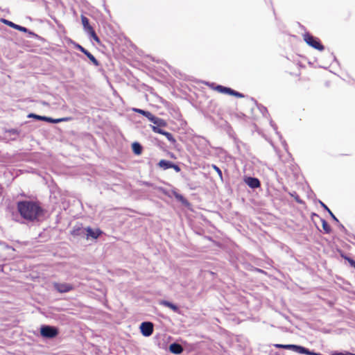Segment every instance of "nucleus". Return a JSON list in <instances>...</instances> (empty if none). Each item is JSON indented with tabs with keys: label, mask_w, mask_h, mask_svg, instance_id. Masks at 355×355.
Returning a JSON list of instances; mask_svg holds the SVG:
<instances>
[{
	"label": "nucleus",
	"mask_w": 355,
	"mask_h": 355,
	"mask_svg": "<svg viewBox=\"0 0 355 355\" xmlns=\"http://www.w3.org/2000/svg\"><path fill=\"white\" fill-rule=\"evenodd\" d=\"M17 209L20 216L28 222L41 220L46 210L37 200H21L17 202Z\"/></svg>",
	"instance_id": "nucleus-1"
},
{
	"label": "nucleus",
	"mask_w": 355,
	"mask_h": 355,
	"mask_svg": "<svg viewBox=\"0 0 355 355\" xmlns=\"http://www.w3.org/2000/svg\"><path fill=\"white\" fill-rule=\"evenodd\" d=\"M66 42L68 44H71L73 46L83 53L90 61V62L95 67H99L101 65L100 62L85 48L81 46L78 42H75L71 38H67Z\"/></svg>",
	"instance_id": "nucleus-2"
},
{
	"label": "nucleus",
	"mask_w": 355,
	"mask_h": 355,
	"mask_svg": "<svg viewBox=\"0 0 355 355\" xmlns=\"http://www.w3.org/2000/svg\"><path fill=\"white\" fill-rule=\"evenodd\" d=\"M40 334L44 339H53L58 336L59 329L49 324H42L40 327Z\"/></svg>",
	"instance_id": "nucleus-3"
},
{
	"label": "nucleus",
	"mask_w": 355,
	"mask_h": 355,
	"mask_svg": "<svg viewBox=\"0 0 355 355\" xmlns=\"http://www.w3.org/2000/svg\"><path fill=\"white\" fill-rule=\"evenodd\" d=\"M303 39L307 45L313 49L320 51L324 50V46L322 44L320 40L311 35L309 32H306L303 34Z\"/></svg>",
	"instance_id": "nucleus-4"
},
{
	"label": "nucleus",
	"mask_w": 355,
	"mask_h": 355,
	"mask_svg": "<svg viewBox=\"0 0 355 355\" xmlns=\"http://www.w3.org/2000/svg\"><path fill=\"white\" fill-rule=\"evenodd\" d=\"M139 329L141 335L144 337L150 336L154 331V324L152 322L144 321L139 325Z\"/></svg>",
	"instance_id": "nucleus-5"
},
{
	"label": "nucleus",
	"mask_w": 355,
	"mask_h": 355,
	"mask_svg": "<svg viewBox=\"0 0 355 355\" xmlns=\"http://www.w3.org/2000/svg\"><path fill=\"white\" fill-rule=\"evenodd\" d=\"M103 234V232L100 228H92L90 226L86 227L85 239H97L100 236Z\"/></svg>",
	"instance_id": "nucleus-6"
},
{
	"label": "nucleus",
	"mask_w": 355,
	"mask_h": 355,
	"mask_svg": "<svg viewBox=\"0 0 355 355\" xmlns=\"http://www.w3.org/2000/svg\"><path fill=\"white\" fill-rule=\"evenodd\" d=\"M53 288L55 291L60 293H68L73 289V286L69 283L55 282Z\"/></svg>",
	"instance_id": "nucleus-7"
},
{
	"label": "nucleus",
	"mask_w": 355,
	"mask_h": 355,
	"mask_svg": "<svg viewBox=\"0 0 355 355\" xmlns=\"http://www.w3.org/2000/svg\"><path fill=\"white\" fill-rule=\"evenodd\" d=\"M243 181L250 188L252 189H255L261 187L260 180L255 177L245 176Z\"/></svg>",
	"instance_id": "nucleus-8"
},
{
	"label": "nucleus",
	"mask_w": 355,
	"mask_h": 355,
	"mask_svg": "<svg viewBox=\"0 0 355 355\" xmlns=\"http://www.w3.org/2000/svg\"><path fill=\"white\" fill-rule=\"evenodd\" d=\"M154 132L164 135L166 138L168 139V141H170V143L173 145H175L177 143V141L173 137V134L163 130L162 128L155 127Z\"/></svg>",
	"instance_id": "nucleus-9"
},
{
	"label": "nucleus",
	"mask_w": 355,
	"mask_h": 355,
	"mask_svg": "<svg viewBox=\"0 0 355 355\" xmlns=\"http://www.w3.org/2000/svg\"><path fill=\"white\" fill-rule=\"evenodd\" d=\"M168 352L173 354L179 355L184 351V347L178 342L171 343L168 348Z\"/></svg>",
	"instance_id": "nucleus-10"
},
{
	"label": "nucleus",
	"mask_w": 355,
	"mask_h": 355,
	"mask_svg": "<svg viewBox=\"0 0 355 355\" xmlns=\"http://www.w3.org/2000/svg\"><path fill=\"white\" fill-rule=\"evenodd\" d=\"M86 227H83L81 225H75L71 231V234L73 236H79L80 238L85 239Z\"/></svg>",
	"instance_id": "nucleus-11"
},
{
	"label": "nucleus",
	"mask_w": 355,
	"mask_h": 355,
	"mask_svg": "<svg viewBox=\"0 0 355 355\" xmlns=\"http://www.w3.org/2000/svg\"><path fill=\"white\" fill-rule=\"evenodd\" d=\"M160 305L168 307L173 310L175 313H180V309L179 306L166 300H161L159 302Z\"/></svg>",
	"instance_id": "nucleus-12"
},
{
	"label": "nucleus",
	"mask_w": 355,
	"mask_h": 355,
	"mask_svg": "<svg viewBox=\"0 0 355 355\" xmlns=\"http://www.w3.org/2000/svg\"><path fill=\"white\" fill-rule=\"evenodd\" d=\"M172 193L174 198L178 202H180L182 205L185 206L189 205V202L188 201V200L183 195L178 193L175 189L172 190Z\"/></svg>",
	"instance_id": "nucleus-13"
},
{
	"label": "nucleus",
	"mask_w": 355,
	"mask_h": 355,
	"mask_svg": "<svg viewBox=\"0 0 355 355\" xmlns=\"http://www.w3.org/2000/svg\"><path fill=\"white\" fill-rule=\"evenodd\" d=\"M173 162L167 159H161L159 161V162L157 164V166L158 168L166 171L169 168H172L173 166Z\"/></svg>",
	"instance_id": "nucleus-14"
},
{
	"label": "nucleus",
	"mask_w": 355,
	"mask_h": 355,
	"mask_svg": "<svg viewBox=\"0 0 355 355\" xmlns=\"http://www.w3.org/2000/svg\"><path fill=\"white\" fill-rule=\"evenodd\" d=\"M299 345L295 344H275L274 346L278 349H284L292 350L297 353V350Z\"/></svg>",
	"instance_id": "nucleus-15"
},
{
	"label": "nucleus",
	"mask_w": 355,
	"mask_h": 355,
	"mask_svg": "<svg viewBox=\"0 0 355 355\" xmlns=\"http://www.w3.org/2000/svg\"><path fill=\"white\" fill-rule=\"evenodd\" d=\"M153 125H150V127L153 132H154L155 127L162 128L166 127L167 125V123L164 119L157 117V116L153 121Z\"/></svg>",
	"instance_id": "nucleus-16"
},
{
	"label": "nucleus",
	"mask_w": 355,
	"mask_h": 355,
	"mask_svg": "<svg viewBox=\"0 0 355 355\" xmlns=\"http://www.w3.org/2000/svg\"><path fill=\"white\" fill-rule=\"evenodd\" d=\"M27 118H28V119H36L37 121H43L48 122V123H50L51 120V117H50V116H41V115H39V114H35V113H29L27 115Z\"/></svg>",
	"instance_id": "nucleus-17"
},
{
	"label": "nucleus",
	"mask_w": 355,
	"mask_h": 355,
	"mask_svg": "<svg viewBox=\"0 0 355 355\" xmlns=\"http://www.w3.org/2000/svg\"><path fill=\"white\" fill-rule=\"evenodd\" d=\"M252 101L254 102V103L256 104L257 108L259 109V110L260 111V112L262 114V115L264 117H266V118L270 117V114L268 113V109H267L266 107H265L264 105H263L261 103H259L257 101V100H255L254 98H252Z\"/></svg>",
	"instance_id": "nucleus-18"
},
{
	"label": "nucleus",
	"mask_w": 355,
	"mask_h": 355,
	"mask_svg": "<svg viewBox=\"0 0 355 355\" xmlns=\"http://www.w3.org/2000/svg\"><path fill=\"white\" fill-rule=\"evenodd\" d=\"M131 147H132V150L135 155H140L142 153L143 146L139 142H138V141L133 142L132 144Z\"/></svg>",
	"instance_id": "nucleus-19"
},
{
	"label": "nucleus",
	"mask_w": 355,
	"mask_h": 355,
	"mask_svg": "<svg viewBox=\"0 0 355 355\" xmlns=\"http://www.w3.org/2000/svg\"><path fill=\"white\" fill-rule=\"evenodd\" d=\"M338 252L340 254V256L344 259L345 261H347L349 266L354 268H355V260L349 256H347L342 250L338 249Z\"/></svg>",
	"instance_id": "nucleus-20"
},
{
	"label": "nucleus",
	"mask_w": 355,
	"mask_h": 355,
	"mask_svg": "<svg viewBox=\"0 0 355 355\" xmlns=\"http://www.w3.org/2000/svg\"><path fill=\"white\" fill-rule=\"evenodd\" d=\"M297 353L300 354H305V355H315V352L314 350H311L310 349L305 347L302 345H298V348L297 350Z\"/></svg>",
	"instance_id": "nucleus-21"
},
{
	"label": "nucleus",
	"mask_w": 355,
	"mask_h": 355,
	"mask_svg": "<svg viewBox=\"0 0 355 355\" xmlns=\"http://www.w3.org/2000/svg\"><path fill=\"white\" fill-rule=\"evenodd\" d=\"M207 85L215 89L216 91L221 93V94H226V90L227 87L221 85H216L214 83H206Z\"/></svg>",
	"instance_id": "nucleus-22"
},
{
	"label": "nucleus",
	"mask_w": 355,
	"mask_h": 355,
	"mask_svg": "<svg viewBox=\"0 0 355 355\" xmlns=\"http://www.w3.org/2000/svg\"><path fill=\"white\" fill-rule=\"evenodd\" d=\"M81 21L85 32L93 28V27L89 24V19L83 15H81Z\"/></svg>",
	"instance_id": "nucleus-23"
},
{
	"label": "nucleus",
	"mask_w": 355,
	"mask_h": 355,
	"mask_svg": "<svg viewBox=\"0 0 355 355\" xmlns=\"http://www.w3.org/2000/svg\"><path fill=\"white\" fill-rule=\"evenodd\" d=\"M320 219L322 223V226L324 233L330 234L331 232V227L330 225L328 223V222L325 219L322 218H320Z\"/></svg>",
	"instance_id": "nucleus-24"
},
{
	"label": "nucleus",
	"mask_w": 355,
	"mask_h": 355,
	"mask_svg": "<svg viewBox=\"0 0 355 355\" xmlns=\"http://www.w3.org/2000/svg\"><path fill=\"white\" fill-rule=\"evenodd\" d=\"M87 33V35L92 38L93 39L95 42H96L98 44H100L101 43V40H100V38L98 37V36L96 35L95 31L94 28L86 32Z\"/></svg>",
	"instance_id": "nucleus-25"
},
{
	"label": "nucleus",
	"mask_w": 355,
	"mask_h": 355,
	"mask_svg": "<svg viewBox=\"0 0 355 355\" xmlns=\"http://www.w3.org/2000/svg\"><path fill=\"white\" fill-rule=\"evenodd\" d=\"M26 33L28 34L29 37H33V38L37 39L43 42L46 41V40L44 37H42V36L37 35V33H34L33 31H32L29 29H28V31L26 32Z\"/></svg>",
	"instance_id": "nucleus-26"
},
{
	"label": "nucleus",
	"mask_w": 355,
	"mask_h": 355,
	"mask_svg": "<svg viewBox=\"0 0 355 355\" xmlns=\"http://www.w3.org/2000/svg\"><path fill=\"white\" fill-rule=\"evenodd\" d=\"M5 133L8 134L9 135L18 136L21 133V130L17 129V128L6 129L5 130Z\"/></svg>",
	"instance_id": "nucleus-27"
},
{
	"label": "nucleus",
	"mask_w": 355,
	"mask_h": 355,
	"mask_svg": "<svg viewBox=\"0 0 355 355\" xmlns=\"http://www.w3.org/2000/svg\"><path fill=\"white\" fill-rule=\"evenodd\" d=\"M290 195H291V197H293V198L295 199V200L297 203L301 204V205H304V204H305L304 201V200H302L300 198V196L297 193V192L293 191V192H292V193H290Z\"/></svg>",
	"instance_id": "nucleus-28"
},
{
	"label": "nucleus",
	"mask_w": 355,
	"mask_h": 355,
	"mask_svg": "<svg viewBox=\"0 0 355 355\" xmlns=\"http://www.w3.org/2000/svg\"><path fill=\"white\" fill-rule=\"evenodd\" d=\"M70 120L69 117H63V118H58V119H53L51 117V120L50 123L57 124L60 122L63 121H69Z\"/></svg>",
	"instance_id": "nucleus-29"
},
{
	"label": "nucleus",
	"mask_w": 355,
	"mask_h": 355,
	"mask_svg": "<svg viewBox=\"0 0 355 355\" xmlns=\"http://www.w3.org/2000/svg\"><path fill=\"white\" fill-rule=\"evenodd\" d=\"M270 125L273 128V130L275 131L276 135L282 140V136L281 133L277 130V125L271 119H270Z\"/></svg>",
	"instance_id": "nucleus-30"
},
{
	"label": "nucleus",
	"mask_w": 355,
	"mask_h": 355,
	"mask_svg": "<svg viewBox=\"0 0 355 355\" xmlns=\"http://www.w3.org/2000/svg\"><path fill=\"white\" fill-rule=\"evenodd\" d=\"M0 21L1 23H3V24L7 25L8 26L12 28H15V26H16V24H17L11 21L4 19V18L0 19Z\"/></svg>",
	"instance_id": "nucleus-31"
},
{
	"label": "nucleus",
	"mask_w": 355,
	"mask_h": 355,
	"mask_svg": "<svg viewBox=\"0 0 355 355\" xmlns=\"http://www.w3.org/2000/svg\"><path fill=\"white\" fill-rule=\"evenodd\" d=\"M0 245L2 246L4 249H6V250L11 249L12 250L15 251V249L12 246L8 245L7 243H6L3 241L0 240Z\"/></svg>",
	"instance_id": "nucleus-32"
},
{
	"label": "nucleus",
	"mask_w": 355,
	"mask_h": 355,
	"mask_svg": "<svg viewBox=\"0 0 355 355\" xmlns=\"http://www.w3.org/2000/svg\"><path fill=\"white\" fill-rule=\"evenodd\" d=\"M14 29L17 30L21 32H23V33H26V32L28 31V28H27L24 26H22L21 25H19V24H16V26H15Z\"/></svg>",
	"instance_id": "nucleus-33"
},
{
	"label": "nucleus",
	"mask_w": 355,
	"mask_h": 355,
	"mask_svg": "<svg viewBox=\"0 0 355 355\" xmlns=\"http://www.w3.org/2000/svg\"><path fill=\"white\" fill-rule=\"evenodd\" d=\"M338 225L339 229H340V230H341V231H342L345 234H346L347 236H350V235H351V233H349V232H348V230L345 227V226H344L342 223H340L339 222V223H338Z\"/></svg>",
	"instance_id": "nucleus-34"
},
{
	"label": "nucleus",
	"mask_w": 355,
	"mask_h": 355,
	"mask_svg": "<svg viewBox=\"0 0 355 355\" xmlns=\"http://www.w3.org/2000/svg\"><path fill=\"white\" fill-rule=\"evenodd\" d=\"M212 168L218 173V175H219L220 178L221 180H223V173H222V171L220 170V168L218 166H217L216 165H215V164H212Z\"/></svg>",
	"instance_id": "nucleus-35"
},
{
	"label": "nucleus",
	"mask_w": 355,
	"mask_h": 355,
	"mask_svg": "<svg viewBox=\"0 0 355 355\" xmlns=\"http://www.w3.org/2000/svg\"><path fill=\"white\" fill-rule=\"evenodd\" d=\"M351 352L348 351L345 352H339V351H334L331 352V355H350Z\"/></svg>",
	"instance_id": "nucleus-36"
},
{
	"label": "nucleus",
	"mask_w": 355,
	"mask_h": 355,
	"mask_svg": "<svg viewBox=\"0 0 355 355\" xmlns=\"http://www.w3.org/2000/svg\"><path fill=\"white\" fill-rule=\"evenodd\" d=\"M171 168H173L177 173H179V172L181 171L180 166L178 164H176L175 162L173 163V166H172Z\"/></svg>",
	"instance_id": "nucleus-37"
},
{
	"label": "nucleus",
	"mask_w": 355,
	"mask_h": 355,
	"mask_svg": "<svg viewBox=\"0 0 355 355\" xmlns=\"http://www.w3.org/2000/svg\"><path fill=\"white\" fill-rule=\"evenodd\" d=\"M318 202L319 204L320 205V206L325 210L327 211L328 213L330 212V209L327 206V205H325L322 201H321L320 200H318Z\"/></svg>",
	"instance_id": "nucleus-38"
},
{
	"label": "nucleus",
	"mask_w": 355,
	"mask_h": 355,
	"mask_svg": "<svg viewBox=\"0 0 355 355\" xmlns=\"http://www.w3.org/2000/svg\"><path fill=\"white\" fill-rule=\"evenodd\" d=\"M232 96H235L236 98H244L245 95L243 93H241L239 92L234 90V94Z\"/></svg>",
	"instance_id": "nucleus-39"
},
{
	"label": "nucleus",
	"mask_w": 355,
	"mask_h": 355,
	"mask_svg": "<svg viewBox=\"0 0 355 355\" xmlns=\"http://www.w3.org/2000/svg\"><path fill=\"white\" fill-rule=\"evenodd\" d=\"M329 214L330 215L331 218L333 219L334 221H335L336 223H339V220L338 219V218L334 214V213L330 211V212H329Z\"/></svg>",
	"instance_id": "nucleus-40"
},
{
	"label": "nucleus",
	"mask_w": 355,
	"mask_h": 355,
	"mask_svg": "<svg viewBox=\"0 0 355 355\" xmlns=\"http://www.w3.org/2000/svg\"><path fill=\"white\" fill-rule=\"evenodd\" d=\"M153 114L149 112L148 110H144V111L143 112V116H145L146 118L148 119L150 116H151Z\"/></svg>",
	"instance_id": "nucleus-41"
},
{
	"label": "nucleus",
	"mask_w": 355,
	"mask_h": 355,
	"mask_svg": "<svg viewBox=\"0 0 355 355\" xmlns=\"http://www.w3.org/2000/svg\"><path fill=\"white\" fill-rule=\"evenodd\" d=\"M234 92V89H232L231 87H227L225 94H228L230 96H233Z\"/></svg>",
	"instance_id": "nucleus-42"
},
{
	"label": "nucleus",
	"mask_w": 355,
	"mask_h": 355,
	"mask_svg": "<svg viewBox=\"0 0 355 355\" xmlns=\"http://www.w3.org/2000/svg\"><path fill=\"white\" fill-rule=\"evenodd\" d=\"M132 111L135 113H138V114H143V112L144 111V110H142V109H140V108H136V107H134L132 108Z\"/></svg>",
	"instance_id": "nucleus-43"
},
{
	"label": "nucleus",
	"mask_w": 355,
	"mask_h": 355,
	"mask_svg": "<svg viewBox=\"0 0 355 355\" xmlns=\"http://www.w3.org/2000/svg\"><path fill=\"white\" fill-rule=\"evenodd\" d=\"M269 3H270V5L271 6V9L272 10V12H273L275 17H276L275 9V8L273 6L272 1V0H269Z\"/></svg>",
	"instance_id": "nucleus-44"
},
{
	"label": "nucleus",
	"mask_w": 355,
	"mask_h": 355,
	"mask_svg": "<svg viewBox=\"0 0 355 355\" xmlns=\"http://www.w3.org/2000/svg\"><path fill=\"white\" fill-rule=\"evenodd\" d=\"M254 270L259 273H266V272L263 269L258 268H254Z\"/></svg>",
	"instance_id": "nucleus-45"
},
{
	"label": "nucleus",
	"mask_w": 355,
	"mask_h": 355,
	"mask_svg": "<svg viewBox=\"0 0 355 355\" xmlns=\"http://www.w3.org/2000/svg\"><path fill=\"white\" fill-rule=\"evenodd\" d=\"M157 116L154 114H152L151 116H150L148 119L151 122L153 123V121L155 119Z\"/></svg>",
	"instance_id": "nucleus-46"
},
{
	"label": "nucleus",
	"mask_w": 355,
	"mask_h": 355,
	"mask_svg": "<svg viewBox=\"0 0 355 355\" xmlns=\"http://www.w3.org/2000/svg\"><path fill=\"white\" fill-rule=\"evenodd\" d=\"M331 56H332V58H333V60H334V62H336L338 63V60H337V58H336V55H335L334 53H331Z\"/></svg>",
	"instance_id": "nucleus-47"
},
{
	"label": "nucleus",
	"mask_w": 355,
	"mask_h": 355,
	"mask_svg": "<svg viewBox=\"0 0 355 355\" xmlns=\"http://www.w3.org/2000/svg\"><path fill=\"white\" fill-rule=\"evenodd\" d=\"M168 155L170 156V157L171 158H173V159H176V157L175 155V154L173 153H168Z\"/></svg>",
	"instance_id": "nucleus-48"
},
{
	"label": "nucleus",
	"mask_w": 355,
	"mask_h": 355,
	"mask_svg": "<svg viewBox=\"0 0 355 355\" xmlns=\"http://www.w3.org/2000/svg\"><path fill=\"white\" fill-rule=\"evenodd\" d=\"M144 184L147 187H150V186H151L152 184L149 182H144Z\"/></svg>",
	"instance_id": "nucleus-49"
},
{
	"label": "nucleus",
	"mask_w": 355,
	"mask_h": 355,
	"mask_svg": "<svg viewBox=\"0 0 355 355\" xmlns=\"http://www.w3.org/2000/svg\"><path fill=\"white\" fill-rule=\"evenodd\" d=\"M282 145L284 146V148L286 149V146H287V144H286V141H285V140H284V141H282Z\"/></svg>",
	"instance_id": "nucleus-50"
},
{
	"label": "nucleus",
	"mask_w": 355,
	"mask_h": 355,
	"mask_svg": "<svg viewBox=\"0 0 355 355\" xmlns=\"http://www.w3.org/2000/svg\"><path fill=\"white\" fill-rule=\"evenodd\" d=\"M175 113H176L177 116H180V113L178 109H177V110H175Z\"/></svg>",
	"instance_id": "nucleus-51"
},
{
	"label": "nucleus",
	"mask_w": 355,
	"mask_h": 355,
	"mask_svg": "<svg viewBox=\"0 0 355 355\" xmlns=\"http://www.w3.org/2000/svg\"><path fill=\"white\" fill-rule=\"evenodd\" d=\"M311 216H312V217H313V216H316V217L320 218V217L319 216V215H318V214H315V213H312Z\"/></svg>",
	"instance_id": "nucleus-52"
},
{
	"label": "nucleus",
	"mask_w": 355,
	"mask_h": 355,
	"mask_svg": "<svg viewBox=\"0 0 355 355\" xmlns=\"http://www.w3.org/2000/svg\"><path fill=\"white\" fill-rule=\"evenodd\" d=\"M202 139L205 140L206 144H209V141L207 139H206L205 137H202Z\"/></svg>",
	"instance_id": "nucleus-53"
},
{
	"label": "nucleus",
	"mask_w": 355,
	"mask_h": 355,
	"mask_svg": "<svg viewBox=\"0 0 355 355\" xmlns=\"http://www.w3.org/2000/svg\"><path fill=\"white\" fill-rule=\"evenodd\" d=\"M349 236L353 238L355 240V235L354 234H351V235Z\"/></svg>",
	"instance_id": "nucleus-54"
},
{
	"label": "nucleus",
	"mask_w": 355,
	"mask_h": 355,
	"mask_svg": "<svg viewBox=\"0 0 355 355\" xmlns=\"http://www.w3.org/2000/svg\"><path fill=\"white\" fill-rule=\"evenodd\" d=\"M16 139H17L16 137L10 139V140H12V141H15Z\"/></svg>",
	"instance_id": "nucleus-55"
},
{
	"label": "nucleus",
	"mask_w": 355,
	"mask_h": 355,
	"mask_svg": "<svg viewBox=\"0 0 355 355\" xmlns=\"http://www.w3.org/2000/svg\"><path fill=\"white\" fill-rule=\"evenodd\" d=\"M1 187L0 186V195L1 194Z\"/></svg>",
	"instance_id": "nucleus-56"
},
{
	"label": "nucleus",
	"mask_w": 355,
	"mask_h": 355,
	"mask_svg": "<svg viewBox=\"0 0 355 355\" xmlns=\"http://www.w3.org/2000/svg\"><path fill=\"white\" fill-rule=\"evenodd\" d=\"M349 242L352 243V244H355L354 242L351 241L350 240H349Z\"/></svg>",
	"instance_id": "nucleus-57"
},
{
	"label": "nucleus",
	"mask_w": 355,
	"mask_h": 355,
	"mask_svg": "<svg viewBox=\"0 0 355 355\" xmlns=\"http://www.w3.org/2000/svg\"><path fill=\"white\" fill-rule=\"evenodd\" d=\"M350 355H355V354L351 352Z\"/></svg>",
	"instance_id": "nucleus-58"
}]
</instances>
